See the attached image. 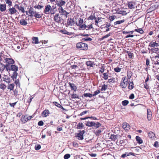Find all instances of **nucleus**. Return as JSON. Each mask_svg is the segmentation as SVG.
<instances>
[{
	"label": "nucleus",
	"instance_id": "22",
	"mask_svg": "<svg viewBox=\"0 0 159 159\" xmlns=\"http://www.w3.org/2000/svg\"><path fill=\"white\" fill-rule=\"evenodd\" d=\"M86 63L88 66L93 67V66L95 65L94 62L91 61H86Z\"/></svg>",
	"mask_w": 159,
	"mask_h": 159
},
{
	"label": "nucleus",
	"instance_id": "24",
	"mask_svg": "<svg viewBox=\"0 0 159 159\" xmlns=\"http://www.w3.org/2000/svg\"><path fill=\"white\" fill-rule=\"evenodd\" d=\"M69 84L70 86V87L71 89L72 90H73L74 91L76 90L77 89L76 86L74 84L69 82Z\"/></svg>",
	"mask_w": 159,
	"mask_h": 159
},
{
	"label": "nucleus",
	"instance_id": "29",
	"mask_svg": "<svg viewBox=\"0 0 159 159\" xmlns=\"http://www.w3.org/2000/svg\"><path fill=\"white\" fill-rule=\"evenodd\" d=\"M29 13L30 14V16H31L34 15L35 12L34 11V9L32 7H30L29 11Z\"/></svg>",
	"mask_w": 159,
	"mask_h": 159
},
{
	"label": "nucleus",
	"instance_id": "61",
	"mask_svg": "<svg viewBox=\"0 0 159 159\" xmlns=\"http://www.w3.org/2000/svg\"><path fill=\"white\" fill-rule=\"evenodd\" d=\"M73 146L75 148H78L79 147V144L76 142L74 141L73 143Z\"/></svg>",
	"mask_w": 159,
	"mask_h": 159
},
{
	"label": "nucleus",
	"instance_id": "13",
	"mask_svg": "<svg viewBox=\"0 0 159 159\" xmlns=\"http://www.w3.org/2000/svg\"><path fill=\"white\" fill-rule=\"evenodd\" d=\"M75 20V24L78 26V29H80V17L79 16H75L74 18Z\"/></svg>",
	"mask_w": 159,
	"mask_h": 159
},
{
	"label": "nucleus",
	"instance_id": "57",
	"mask_svg": "<svg viewBox=\"0 0 159 159\" xmlns=\"http://www.w3.org/2000/svg\"><path fill=\"white\" fill-rule=\"evenodd\" d=\"M34 7L35 8H37L38 9H40L43 7V6H41L40 5H35L34 6Z\"/></svg>",
	"mask_w": 159,
	"mask_h": 159
},
{
	"label": "nucleus",
	"instance_id": "26",
	"mask_svg": "<svg viewBox=\"0 0 159 159\" xmlns=\"http://www.w3.org/2000/svg\"><path fill=\"white\" fill-rule=\"evenodd\" d=\"M5 68H6V66L3 64L2 63L0 62V71L2 72L5 69Z\"/></svg>",
	"mask_w": 159,
	"mask_h": 159
},
{
	"label": "nucleus",
	"instance_id": "50",
	"mask_svg": "<svg viewBox=\"0 0 159 159\" xmlns=\"http://www.w3.org/2000/svg\"><path fill=\"white\" fill-rule=\"evenodd\" d=\"M84 96L85 97H88L90 98H91L92 97H93V95L92 94H90V93H84Z\"/></svg>",
	"mask_w": 159,
	"mask_h": 159
},
{
	"label": "nucleus",
	"instance_id": "19",
	"mask_svg": "<svg viewBox=\"0 0 159 159\" xmlns=\"http://www.w3.org/2000/svg\"><path fill=\"white\" fill-rule=\"evenodd\" d=\"M6 10V4H0V11L4 12Z\"/></svg>",
	"mask_w": 159,
	"mask_h": 159
},
{
	"label": "nucleus",
	"instance_id": "7",
	"mask_svg": "<svg viewBox=\"0 0 159 159\" xmlns=\"http://www.w3.org/2000/svg\"><path fill=\"white\" fill-rule=\"evenodd\" d=\"M66 3V2L63 0H60L59 1H56V5L57 6V7H59L58 9H60L61 7H62L65 5Z\"/></svg>",
	"mask_w": 159,
	"mask_h": 159
},
{
	"label": "nucleus",
	"instance_id": "43",
	"mask_svg": "<svg viewBox=\"0 0 159 159\" xmlns=\"http://www.w3.org/2000/svg\"><path fill=\"white\" fill-rule=\"evenodd\" d=\"M85 131L84 130L80 131V140H82L83 139V134L84 133Z\"/></svg>",
	"mask_w": 159,
	"mask_h": 159
},
{
	"label": "nucleus",
	"instance_id": "35",
	"mask_svg": "<svg viewBox=\"0 0 159 159\" xmlns=\"http://www.w3.org/2000/svg\"><path fill=\"white\" fill-rule=\"evenodd\" d=\"M14 83L16 84V87H18L19 88L20 87V83L19 79H16Z\"/></svg>",
	"mask_w": 159,
	"mask_h": 159
},
{
	"label": "nucleus",
	"instance_id": "62",
	"mask_svg": "<svg viewBox=\"0 0 159 159\" xmlns=\"http://www.w3.org/2000/svg\"><path fill=\"white\" fill-rule=\"evenodd\" d=\"M104 67L103 66H102V67L101 68V69H100L99 70V72H100L101 73H104Z\"/></svg>",
	"mask_w": 159,
	"mask_h": 159
},
{
	"label": "nucleus",
	"instance_id": "53",
	"mask_svg": "<svg viewBox=\"0 0 159 159\" xmlns=\"http://www.w3.org/2000/svg\"><path fill=\"white\" fill-rule=\"evenodd\" d=\"M129 103V101L127 100H125L122 102V104L124 106H126Z\"/></svg>",
	"mask_w": 159,
	"mask_h": 159
},
{
	"label": "nucleus",
	"instance_id": "38",
	"mask_svg": "<svg viewBox=\"0 0 159 159\" xmlns=\"http://www.w3.org/2000/svg\"><path fill=\"white\" fill-rule=\"evenodd\" d=\"M7 86L5 84L3 83H1L0 84V89L4 91L6 89Z\"/></svg>",
	"mask_w": 159,
	"mask_h": 159
},
{
	"label": "nucleus",
	"instance_id": "10",
	"mask_svg": "<svg viewBox=\"0 0 159 159\" xmlns=\"http://www.w3.org/2000/svg\"><path fill=\"white\" fill-rule=\"evenodd\" d=\"M122 127L126 131H128L130 129V126L126 122H124L122 124Z\"/></svg>",
	"mask_w": 159,
	"mask_h": 159
},
{
	"label": "nucleus",
	"instance_id": "60",
	"mask_svg": "<svg viewBox=\"0 0 159 159\" xmlns=\"http://www.w3.org/2000/svg\"><path fill=\"white\" fill-rule=\"evenodd\" d=\"M72 98H79V96H78V95L76 94H75L74 93L72 95Z\"/></svg>",
	"mask_w": 159,
	"mask_h": 159
},
{
	"label": "nucleus",
	"instance_id": "46",
	"mask_svg": "<svg viewBox=\"0 0 159 159\" xmlns=\"http://www.w3.org/2000/svg\"><path fill=\"white\" fill-rule=\"evenodd\" d=\"M108 82H109V83H113L115 82V78H114L112 77L110 79H108Z\"/></svg>",
	"mask_w": 159,
	"mask_h": 159
},
{
	"label": "nucleus",
	"instance_id": "30",
	"mask_svg": "<svg viewBox=\"0 0 159 159\" xmlns=\"http://www.w3.org/2000/svg\"><path fill=\"white\" fill-rule=\"evenodd\" d=\"M53 103L57 107H58L64 110V109L62 106L57 102H53Z\"/></svg>",
	"mask_w": 159,
	"mask_h": 159
},
{
	"label": "nucleus",
	"instance_id": "32",
	"mask_svg": "<svg viewBox=\"0 0 159 159\" xmlns=\"http://www.w3.org/2000/svg\"><path fill=\"white\" fill-rule=\"evenodd\" d=\"M159 51V49H158L157 48H151V50H150V51L151 52H155V53H157Z\"/></svg>",
	"mask_w": 159,
	"mask_h": 159
},
{
	"label": "nucleus",
	"instance_id": "42",
	"mask_svg": "<svg viewBox=\"0 0 159 159\" xmlns=\"http://www.w3.org/2000/svg\"><path fill=\"white\" fill-rule=\"evenodd\" d=\"M125 20L124 19L122 20H120L114 22V24L115 25L120 24L124 22Z\"/></svg>",
	"mask_w": 159,
	"mask_h": 159
},
{
	"label": "nucleus",
	"instance_id": "17",
	"mask_svg": "<svg viewBox=\"0 0 159 159\" xmlns=\"http://www.w3.org/2000/svg\"><path fill=\"white\" fill-rule=\"evenodd\" d=\"M159 46V44L157 43L154 42H151L150 43L149 46L152 48L157 47Z\"/></svg>",
	"mask_w": 159,
	"mask_h": 159
},
{
	"label": "nucleus",
	"instance_id": "45",
	"mask_svg": "<svg viewBox=\"0 0 159 159\" xmlns=\"http://www.w3.org/2000/svg\"><path fill=\"white\" fill-rule=\"evenodd\" d=\"M5 1L7 4H8V6H11L12 5V2L11 0H5Z\"/></svg>",
	"mask_w": 159,
	"mask_h": 159
},
{
	"label": "nucleus",
	"instance_id": "6",
	"mask_svg": "<svg viewBox=\"0 0 159 159\" xmlns=\"http://www.w3.org/2000/svg\"><path fill=\"white\" fill-rule=\"evenodd\" d=\"M120 84V86L122 88H125L128 84V80H126V77H124L122 78Z\"/></svg>",
	"mask_w": 159,
	"mask_h": 159
},
{
	"label": "nucleus",
	"instance_id": "23",
	"mask_svg": "<svg viewBox=\"0 0 159 159\" xmlns=\"http://www.w3.org/2000/svg\"><path fill=\"white\" fill-rule=\"evenodd\" d=\"M20 120L23 123H25L28 121L27 120V116L26 115L22 116Z\"/></svg>",
	"mask_w": 159,
	"mask_h": 159
},
{
	"label": "nucleus",
	"instance_id": "5",
	"mask_svg": "<svg viewBox=\"0 0 159 159\" xmlns=\"http://www.w3.org/2000/svg\"><path fill=\"white\" fill-rule=\"evenodd\" d=\"M103 78L105 80L108 79L109 78H111L112 76V73H111L108 70L103 73Z\"/></svg>",
	"mask_w": 159,
	"mask_h": 159
},
{
	"label": "nucleus",
	"instance_id": "15",
	"mask_svg": "<svg viewBox=\"0 0 159 159\" xmlns=\"http://www.w3.org/2000/svg\"><path fill=\"white\" fill-rule=\"evenodd\" d=\"M147 117L148 120L149 121L151 120L152 113L151 110L150 109H147Z\"/></svg>",
	"mask_w": 159,
	"mask_h": 159
},
{
	"label": "nucleus",
	"instance_id": "37",
	"mask_svg": "<svg viewBox=\"0 0 159 159\" xmlns=\"http://www.w3.org/2000/svg\"><path fill=\"white\" fill-rule=\"evenodd\" d=\"M134 83L133 82H129V86H128V88L129 89H132L134 88Z\"/></svg>",
	"mask_w": 159,
	"mask_h": 159
},
{
	"label": "nucleus",
	"instance_id": "39",
	"mask_svg": "<svg viewBox=\"0 0 159 159\" xmlns=\"http://www.w3.org/2000/svg\"><path fill=\"white\" fill-rule=\"evenodd\" d=\"M134 31L137 32L139 33H140L141 34H143L144 32L143 30L141 28L135 29Z\"/></svg>",
	"mask_w": 159,
	"mask_h": 159
},
{
	"label": "nucleus",
	"instance_id": "64",
	"mask_svg": "<svg viewBox=\"0 0 159 159\" xmlns=\"http://www.w3.org/2000/svg\"><path fill=\"white\" fill-rule=\"evenodd\" d=\"M115 16H112L109 17L110 21L111 22L112 21L114 20L115 19Z\"/></svg>",
	"mask_w": 159,
	"mask_h": 159
},
{
	"label": "nucleus",
	"instance_id": "56",
	"mask_svg": "<svg viewBox=\"0 0 159 159\" xmlns=\"http://www.w3.org/2000/svg\"><path fill=\"white\" fill-rule=\"evenodd\" d=\"M41 147L40 145L39 144H38V145H36L34 148L36 150H38L39 149H40L41 148Z\"/></svg>",
	"mask_w": 159,
	"mask_h": 159
},
{
	"label": "nucleus",
	"instance_id": "59",
	"mask_svg": "<svg viewBox=\"0 0 159 159\" xmlns=\"http://www.w3.org/2000/svg\"><path fill=\"white\" fill-rule=\"evenodd\" d=\"M70 157V155L69 154H65L64 156V158L65 159H68Z\"/></svg>",
	"mask_w": 159,
	"mask_h": 159
},
{
	"label": "nucleus",
	"instance_id": "27",
	"mask_svg": "<svg viewBox=\"0 0 159 159\" xmlns=\"http://www.w3.org/2000/svg\"><path fill=\"white\" fill-rule=\"evenodd\" d=\"M135 139L136 141L139 144H141L143 143V141L140 137L136 136Z\"/></svg>",
	"mask_w": 159,
	"mask_h": 159
},
{
	"label": "nucleus",
	"instance_id": "44",
	"mask_svg": "<svg viewBox=\"0 0 159 159\" xmlns=\"http://www.w3.org/2000/svg\"><path fill=\"white\" fill-rule=\"evenodd\" d=\"M107 85L104 84V85L102 86L101 89V90L102 91H104L107 89Z\"/></svg>",
	"mask_w": 159,
	"mask_h": 159
},
{
	"label": "nucleus",
	"instance_id": "12",
	"mask_svg": "<svg viewBox=\"0 0 159 159\" xmlns=\"http://www.w3.org/2000/svg\"><path fill=\"white\" fill-rule=\"evenodd\" d=\"M8 70H11L14 72H16L18 70V67L17 66L12 64L10 66V68H8Z\"/></svg>",
	"mask_w": 159,
	"mask_h": 159
},
{
	"label": "nucleus",
	"instance_id": "41",
	"mask_svg": "<svg viewBox=\"0 0 159 159\" xmlns=\"http://www.w3.org/2000/svg\"><path fill=\"white\" fill-rule=\"evenodd\" d=\"M61 32L62 34H68V35H70L71 34V33L68 32L67 30H61L60 31Z\"/></svg>",
	"mask_w": 159,
	"mask_h": 159
},
{
	"label": "nucleus",
	"instance_id": "9",
	"mask_svg": "<svg viewBox=\"0 0 159 159\" xmlns=\"http://www.w3.org/2000/svg\"><path fill=\"white\" fill-rule=\"evenodd\" d=\"M88 48V45L83 42H80V50H87Z\"/></svg>",
	"mask_w": 159,
	"mask_h": 159
},
{
	"label": "nucleus",
	"instance_id": "52",
	"mask_svg": "<svg viewBox=\"0 0 159 159\" xmlns=\"http://www.w3.org/2000/svg\"><path fill=\"white\" fill-rule=\"evenodd\" d=\"M19 11H21L22 13H24L25 12L24 7L22 6H20L19 9L18 10Z\"/></svg>",
	"mask_w": 159,
	"mask_h": 159
},
{
	"label": "nucleus",
	"instance_id": "31",
	"mask_svg": "<svg viewBox=\"0 0 159 159\" xmlns=\"http://www.w3.org/2000/svg\"><path fill=\"white\" fill-rule=\"evenodd\" d=\"M118 136L117 135H115L114 134H111L110 137V139L112 140L115 141L117 139Z\"/></svg>",
	"mask_w": 159,
	"mask_h": 159
},
{
	"label": "nucleus",
	"instance_id": "14",
	"mask_svg": "<svg viewBox=\"0 0 159 159\" xmlns=\"http://www.w3.org/2000/svg\"><path fill=\"white\" fill-rule=\"evenodd\" d=\"M3 81L8 84L10 83V79L9 77L7 75H4L2 78Z\"/></svg>",
	"mask_w": 159,
	"mask_h": 159
},
{
	"label": "nucleus",
	"instance_id": "25",
	"mask_svg": "<svg viewBox=\"0 0 159 159\" xmlns=\"http://www.w3.org/2000/svg\"><path fill=\"white\" fill-rule=\"evenodd\" d=\"M92 39L90 38H88L87 37H82V39L80 40L81 42H83L84 41H91Z\"/></svg>",
	"mask_w": 159,
	"mask_h": 159
},
{
	"label": "nucleus",
	"instance_id": "34",
	"mask_svg": "<svg viewBox=\"0 0 159 159\" xmlns=\"http://www.w3.org/2000/svg\"><path fill=\"white\" fill-rule=\"evenodd\" d=\"M20 23L21 25H26L27 24V21L24 19L20 20Z\"/></svg>",
	"mask_w": 159,
	"mask_h": 159
},
{
	"label": "nucleus",
	"instance_id": "2",
	"mask_svg": "<svg viewBox=\"0 0 159 159\" xmlns=\"http://www.w3.org/2000/svg\"><path fill=\"white\" fill-rule=\"evenodd\" d=\"M6 60V61L5 62L6 63V69L8 71V68H9L11 65L13 64L15 62L13 59L11 58H8Z\"/></svg>",
	"mask_w": 159,
	"mask_h": 159
},
{
	"label": "nucleus",
	"instance_id": "33",
	"mask_svg": "<svg viewBox=\"0 0 159 159\" xmlns=\"http://www.w3.org/2000/svg\"><path fill=\"white\" fill-rule=\"evenodd\" d=\"M149 137L152 139H154L155 137V134L152 132H150L148 133Z\"/></svg>",
	"mask_w": 159,
	"mask_h": 159
},
{
	"label": "nucleus",
	"instance_id": "28",
	"mask_svg": "<svg viewBox=\"0 0 159 159\" xmlns=\"http://www.w3.org/2000/svg\"><path fill=\"white\" fill-rule=\"evenodd\" d=\"M32 43L34 44L39 43L38 38L37 37H33L32 38Z\"/></svg>",
	"mask_w": 159,
	"mask_h": 159
},
{
	"label": "nucleus",
	"instance_id": "49",
	"mask_svg": "<svg viewBox=\"0 0 159 159\" xmlns=\"http://www.w3.org/2000/svg\"><path fill=\"white\" fill-rule=\"evenodd\" d=\"M101 126V124L99 123L98 122H97L95 123L94 122V125L93 126L95 127L98 128Z\"/></svg>",
	"mask_w": 159,
	"mask_h": 159
},
{
	"label": "nucleus",
	"instance_id": "40",
	"mask_svg": "<svg viewBox=\"0 0 159 159\" xmlns=\"http://www.w3.org/2000/svg\"><path fill=\"white\" fill-rule=\"evenodd\" d=\"M94 122H88L86 124L87 126H93L94 125Z\"/></svg>",
	"mask_w": 159,
	"mask_h": 159
},
{
	"label": "nucleus",
	"instance_id": "1",
	"mask_svg": "<svg viewBox=\"0 0 159 159\" xmlns=\"http://www.w3.org/2000/svg\"><path fill=\"white\" fill-rule=\"evenodd\" d=\"M44 13L46 14H53L55 12V11L54 10V8H52L51 6L48 4L45 7V9L43 11Z\"/></svg>",
	"mask_w": 159,
	"mask_h": 159
},
{
	"label": "nucleus",
	"instance_id": "54",
	"mask_svg": "<svg viewBox=\"0 0 159 159\" xmlns=\"http://www.w3.org/2000/svg\"><path fill=\"white\" fill-rule=\"evenodd\" d=\"M126 52L127 53L129 57L130 58H132L133 56V54L132 53L129 51H127Z\"/></svg>",
	"mask_w": 159,
	"mask_h": 159
},
{
	"label": "nucleus",
	"instance_id": "21",
	"mask_svg": "<svg viewBox=\"0 0 159 159\" xmlns=\"http://www.w3.org/2000/svg\"><path fill=\"white\" fill-rule=\"evenodd\" d=\"M49 111L48 110L45 109L42 112V116L43 117H46L49 114Z\"/></svg>",
	"mask_w": 159,
	"mask_h": 159
},
{
	"label": "nucleus",
	"instance_id": "20",
	"mask_svg": "<svg viewBox=\"0 0 159 159\" xmlns=\"http://www.w3.org/2000/svg\"><path fill=\"white\" fill-rule=\"evenodd\" d=\"M83 23V19H81V18H80V23L82 24V23ZM86 25H85L84 24H80V30H84V29H86Z\"/></svg>",
	"mask_w": 159,
	"mask_h": 159
},
{
	"label": "nucleus",
	"instance_id": "58",
	"mask_svg": "<svg viewBox=\"0 0 159 159\" xmlns=\"http://www.w3.org/2000/svg\"><path fill=\"white\" fill-rule=\"evenodd\" d=\"M101 131L100 130L98 129L94 131V133L96 135H98L101 133Z\"/></svg>",
	"mask_w": 159,
	"mask_h": 159
},
{
	"label": "nucleus",
	"instance_id": "8",
	"mask_svg": "<svg viewBox=\"0 0 159 159\" xmlns=\"http://www.w3.org/2000/svg\"><path fill=\"white\" fill-rule=\"evenodd\" d=\"M136 4V2L132 1L128 2L127 3V6L129 9H132L135 8Z\"/></svg>",
	"mask_w": 159,
	"mask_h": 159
},
{
	"label": "nucleus",
	"instance_id": "48",
	"mask_svg": "<svg viewBox=\"0 0 159 159\" xmlns=\"http://www.w3.org/2000/svg\"><path fill=\"white\" fill-rule=\"evenodd\" d=\"M132 75V72L130 71H128L127 72V76L128 79H130Z\"/></svg>",
	"mask_w": 159,
	"mask_h": 159
},
{
	"label": "nucleus",
	"instance_id": "3",
	"mask_svg": "<svg viewBox=\"0 0 159 159\" xmlns=\"http://www.w3.org/2000/svg\"><path fill=\"white\" fill-rule=\"evenodd\" d=\"M54 20L56 22L60 23L61 24L63 23V20L59 16V15L58 13L56 14L54 16Z\"/></svg>",
	"mask_w": 159,
	"mask_h": 159
},
{
	"label": "nucleus",
	"instance_id": "16",
	"mask_svg": "<svg viewBox=\"0 0 159 159\" xmlns=\"http://www.w3.org/2000/svg\"><path fill=\"white\" fill-rule=\"evenodd\" d=\"M15 86V84L14 83L8 84L7 86V89L10 91H13Z\"/></svg>",
	"mask_w": 159,
	"mask_h": 159
},
{
	"label": "nucleus",
	"instance_id": "63",
	"mask_svg": "<svg viewBox=\"0 0 159 159\" xmlns=\"http://www.w3.org/2000/svg\"><path fill=\"white\" fill-rule=\"evenodd\" d=\"M100 93V91L99 90H97V91H95L94 93L92 94L93 95V96H95L97 95H98L99 93Z\"/></svg>",
	"mask_w": 159,
	"mask_h": 159
},
{
	"label": "nucleus",
	"instance_id": "18",
	"mask_svg": "<svg viewBox=\"0 0 159 159\" xmlns=\"http://www.w3.org/2000/svg\"><path fill=\"white\" fill-rule=\"evenodd\" d=\"M67 23L68 25H72L75 24V20L73 18H69L67 20Z\"/></svg>",
	"mask_w": 159,
	"mask_h": 159
},
{
	"label": "nucleus",
	"instance_id": "4",
	"mask_svg": "<svg viewBox=\"0 0 159 159\" xmlns=\"http://www.w3.org/2000/svg\"><path fill=\"white\" fill-rule=\"evenodd\" d=\"M8 13L7 14V15L8 14L10 15H11L17 14V10L15 9L14 7H10L8 9Z\"/></svg>",
	"mask_w": 159,
	"mask_h": 159
},
{
	"label": "nucleus",
	"instance_id": "47",
	"mask_svg": "<svg viewBox=\"0 0 159 159\" xmlns=\"http://www.w3.org/2000/svg\"><path fill=\"white\" fill-rule=\"evenodd\" d=\"M96 19V18L95 16L94 13H93V14H92V15L89 16L88 18V19L89 20H93L94 19Z\"/></svg>",
	"mask_w": 159,
	"mask_h": 159
},
{
	"label": "nucleus",
	"instance_id": "36",
	"mask_svg": "<svg viewBox=\"0 0 159 159\" xmlns=\"http://www.w3.org/2000/svg\"><path fill=\"white\" fill-rule=\"evenodd\" d=\"M16 72L17 71L14 72L11 76V78L13 80H14L15 79H16L17 76V73Z\"/></svg>",
	"mask_w": 159,
	"mask_h": 159
},
{
	"label": "nucleus",
	"instance_id": "11",
	"mask_svg": "<svg viewBox=\"0 0 159 159\" xmlns=\"http://www.w3.org/2000/svg\"><path fill=\"white\" fill-rule=\"evenodd\" d=\"M59 12L61 14L65 15L66 17H67V15L69 13L67 12L65 10H64L63 7H61L60 9H58Z\"/></svg>",
	"mask_w": 159,
	"mask_h": 159
},
{
	"label": "nucleus",
	"instance_id": "51",
	"mask_svg": "<svg viewBox=\"0 0 159 159\" xmlns=\"http://www.w3.org/2000/svg\"><path fill=\"white\" fill-rule=\"evenodd\" d=\"M34 15L36 18H40L42 16L40 14H39V13L36 12H35Z\"/></svg>",
	"mask_w": 159,
	"mask_h": 159
},
{
	"label": "nucleus",
	"instance_id": "55",
	"mask_svg": "<svg viewBox=\"0 0 159 159\" xmlns=\"http://www.w3.org/2000/svg\"><path fill=\"white\" fill-rule=\"evenodd\" d=\"M121 70V68L119 67H116L114 69V70L116 72H120V71Z\"/></svg>",
	"mask_w": 159,
	"mask_h": 159
}]
</instances>
